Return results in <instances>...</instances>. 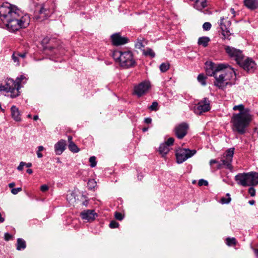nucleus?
I'll return each mask as SVG.
<instances>
[{"instance_id":"f257e3e1","label":"nucleus","mask_w":258,"mask_h":258,"mask_svg":"<svg viewBox=\"0 0 258 258\" xmlns=\"http://www.w3.org/2000/svg\"><path fill=\"white\" fill-rule=\"evenodd\" d=\"M0 18L11 32L26 28L30 22L28 14H22L16 6L9 3H4L0 6Z\"/></svg>"},{"instance_id":"f03ea898","label":"nucleus","mask_w":258,"mask_h":258,"mask_svg":"<svg viewBox=\"0 0 258 258\" xmlns=\"http://www.w3.org/2000/svg\"><path fill=\"white\" fill-rule=\"evenodd\" d=\"M206 66L207 75L214 77V85L219 89L223 90L226 86H231L234 84V82L231 81L235 79V73L229 65L207 62Z\"/></svg>"},{"instance_id":"7ed1b4c3","label":"nucleus","mask_w":258,"mask_h":258,"mask_svg":"<svg viewBox=\"0 0 258 258\" xmlns=\"http://www.w3.org/2000/svg\"><path fill=\"white\" fill-rule=\"evenodd\" d=\"M251 120L252 116L249 113V111L233 114L231 119L232 130L240 134H244L245 128Z\"/></svg>"},{"instance_id":"20e7f679","label":"nucleus","mask_w":258,"mask_h":258,"mask_svg":"<svg viewBox=\"0 0 258 258\" xmlns=\"http://www.w3.org/2000/svg\"><path fill=\"white\" fill-rule=\"evenodd\" d=\"M112 56L115 61L123 69L134 67L137 64L133 53L131 50H114Z\"/></svg>"},{"instance_id":"39448f33","label":"nucleus","mask_w":258,"mask_h":258,"mask_svg":"<svg viewBox=\"0 0 258 258\" xmlns=\"http://www.w3.org/2000/svg\"><path fill=\"white\" fill-rule=\"evenodd\" d=\"M238 185L242 186H255L258 184V172L240 173L234 177Z\"/></svg>"},{"instance_id":"423d86ee","label":"nucleus","mask_w":258,"mask_h":258,"mask_svg":"<svg viewBox=\"0 0 258 258\" xmlns=\"http://www.w3.org/2000/svg\"><path fill=\"white\" fill-rule=\"evenodd\" d=\"M0 91L10 93V94L8 96L12 98H16L20 94L19 85L16 84L15 81L11 78H7L5 80L4 85L0 84Z\"/></svg>"},{"instance_id":"0eeeda50","label":"nucleus","mask_w":258,"mask_h":258,"mask_svg":"<svg viewBox=\"0 0 258 258\" xmlns=\"http://www.w3.org/2000/svg\"><path fill=\"white\" fill-rule=\"evenodd\" d=\"M234 148H231L226 150L225 155H224V159L221 160V163H219L217 166L218 169L221 168L223 166H225L226 168L232 170V166L231 163L234 155Z\"/></svg>"},{"instance_id":"6e6552de","label":"nucleus","mask_w":258,"mask_h":258,"mask_svg":"<svg viewBox=\"0 0 258 258\" xmlns=\"http://www.w3.org/2000/svg\"><path fill=\"white\" fill-rule=\"evenodd\" d=\"M196 152V150L189 149L183 148L178 150L176 153L177 162L179 164L182 163L187 159L194 156Z\"/></svg>"},{"instance_id":"1a4fd4ad","label":"nucleus","mask_w":258,"mask_h":258,"mask_svg":"<svg viewBox=\"0 0 258 258\" xmlns=\"http://www.w3.org/2000/svg\"><path fill=\"white\" fill-rule=\"evenodd\" d=\"M225 50L226 53L231 58L234 59L237 63L242 59L243 58L244 55L242 51L238 49H236L234 47L225 46Z\"/></svg>"},{"instance_id":"9d476101","label":"nucleus","mask_w":258,"mask_h":258,"mask_svg":"<svg viewBox=\"0 0 258 258\" xmlns=\"http://www.w3.org/2000/svg\"><path fill=\"white\" fill-rule=\"evenodd\" d=\"M210 109V101L207 98H204L199 102L194 108V112L197 114H201L203 112L209 111Z\"/></svg>"},{"instance_id":"9b49d317","label":"nucleus","mask_w":258,"mask_h":258,"mask_svg":"<svg viewBox=\"0 0 258 258\" xmlns=\"http://www.w3.org/2000/svg\"><path fill=\"white\" fill-rule=\"evenodd\" d=\"M225 20V19L223 17H221L220 19V26L222 31V35L223 36L222 38L223 39H228V40H230V36L231 35V33L229 30L230 22L229 21H227L226 23H224Z\"/></svg>"},{"instance_id":"f8f14e48","label":"nucleus","mask_w":258,"mask_h":258,"mask_svg":"<svg viewBox=\"0 0 258 258\" xmlns=\"http://www.w3.org/2000/svg\"><path fill=\"white\" fill-rule=\"evenodd\" d=\"M237 64L246 71H253L256 66L255 62L250 58H242Z\"/></svg>"},{"instance_id":"ddd939ff","label":"nucleus","mask_w":258,"mask_h":258,"mask_svg":"<svg viewBox=\"0 0 258 258\" xmlns=\"http://www.w3.org/2000/svg\"><path fill=\"white\" fill-rule=\"evenodd\" d=\"M188 125L186 123L182 122L177 125L174 129L175 135L179 139L183 138L187 133Z\"/></svg>"},{"instance_id":"4468645a","label":"nucleus","mask_w":258,"mask_h":258,"mask_svg":"<svg viewBox=\"0 0 258 258\" xmlns=\"http://www.w3.org/2000/svg\"><path fill=\"white\" fill-rule=\"evenodd\" d=\"M149 88L150 84L147 82H143L135 87L134 93L140 97L147 92Z\"/></svg>"},{"instance_id":"2eb2a0df","label":"nucleus","mask_w":258,"mask_h":258,"mask_svg":"<svg viewBox=\"0 0 258 258\" xmlns=\"http://www.w3.org/2000/svg\"><path fill=\"white\" fill-rule=\"evenodd\" d=\"M111 41L113 45L118 46L123 45L128 42V39L127 37H122L119 33H116L111 36Z\"/></svg>"},{"instance_id":"dca6fc26","label":"nucleus","mask_w":258,"mask_h":258,"mask_svg":"<svg viewBox=\"0 0 258 258\" xmlns=\"http://www.w3.org/2000/svg\"><path fill=\"white\" fill-rule=\"evenodd\" d=\"M80 215L82 219L86 220L87 222L93 221L95 217L97 216L95 211L92 210H85L81 212Z\"/></svg>"},{"instance_id":"f3484780","label":"nucleus","mask_w":258,"mask_h":258,"mask_svg":"<svg viewBox=\"0 0 258 258\" xmlns=\"http://www.w3.org/2000/svg\"><path fill=\"white\" fill-rule=\"evenodd\" d=\"M66 141L64 140H60L54 145V151L55 154L58 155H61L66 149Z\"/></svg>"},{"instance_id":"a211bd4d","label":"nucleus","mask_w":258,"mask_h":258,"mask_svg":"<svg viewBox=\"0 0 258 258\" xmlns=\"http://www.w3.org/2000/svg\"><path fill=\"white\" fill-rule=\"evenodd\" d=\"M244 6L250 10L258 9V0H244Z\"/></svg>"},{"instance_id":"6ab92c4d","label":"nucleus","mask_w":258,"mask_h":258,"mask_svg":"<svg viewBox=\"0 0 258 258\" xmlns=\"http://www.w3.org/2000/svg\"><path fill=\"white\" fill-rule=\"evenodd\" d=\"M11 110L12 116L13 119L17 121H21V114L18 108L16 106L13 105L11 107Z\"/></svg>"},{"instance_id":"aec40b11","label":"nucleus","mask_w":258,"mask_h":258,"mask_svg":"<svg viewBox=\"0 0 258 258\" xmlns=\"http://www.w3.org/2000/svg\"><path fill=\"white\" fill-rule=\"evenodd\" d=\"M27 80H28V78L27 77V76H26L24 75H21L19 77H18L16 78L15 82L16 84H17L18 85H19V90L22 87V85L26 83Z\"/></svg>"},{"instance_id":"412c9836","label":"nucleus","mask_w":258,"mask_h":258,"mask_svg":"<svg viewBox=\"0 0 258 258\" xmlns=\"http://www.w3.org/2000/svg\"><path fill=\"white\" fill-rule=\"evenodd\" d=\"M207 6V0H204L203 1H200L199 0L198 2L195 3L194 8L199 11H202L203 9L206 8Z\"/></svg>"},{"instance_id":"4be33fe9","label":"nucleus","mask_w":258,"mask_h":258,"mask_svg":"<svg viewBox=\"0 0 258 258\" xmlns=\"http://www.w3.org/2000/svg\"><path fill=\"white\" fill-rule=\"evenodd\" d=\"M169 147L165 143L161 144L159 149V151L162 157H164L169 152Z\"/></svg>"},{"instance_id":"5701e85b","label":"nucleus","mask_w":258,"mask_h":258,"mask_svg":"<svg viewBox=\"0 0 258 258\" xmlns=\"http://www.w3.org/2000/svg\"><path fill=\"white\" fill-rule=\"evenodd\" d=\"M210 41L209 37L207 36L201 37L199 38L198 43L199 45H202L204 47L208 46L209 42Z\"/></svg>"},{"instance_id":"b1692460","label":"nucleus","mask_w":258,"mask_h":258,"mask_svg":"<svg viewBox=\"0 0 258 258\" xmlns=\"http://www.w3.org/2000/svg\"><path fill=\"white\" fill-rule=\"evenodd\" d=\"M26 247V244L25 241L22 238H18L17 243V249L21 250L22 249H24Z\"/></svg>"},{"instance_id":"393cba45","label":"nucleus","mask_w":258,"mask_h":258,"mask_svg":"<svg viewBox=\"0 0 258 258\" xmlns=\"http://www.w3.org/2000/svg\"><path fill=\"white\" fill-rule=\"evenodd\" d=\"M207 77L203 74H200L198 75L197 79L198 82L203 86L206 85Z\"/></svg>"},{"instance_id":"a878e982","label":"nucleus","mask_w":258,"mask_h":258,"mask_svg":"<svg viewBox=\"0 0 258 258\" xmlns=\"http://www.w3.org/2000/svg\"><path fill=\"white\" fill-rule=\"evenodd\" d=\"M69 149L74 153H78L80 150L77 145L73 142H71L69 145Z\"/></svg>"},{"instance_id":"bb28decb","label":"nucleus","mask_w":258,"mask_h":258,"mask_svg":"<svg viewBox=\"0 0 258 258\" xmlns=\"http://www.w3.org/2000/svg\"><path fill=\"white\" fill-rule=\"evenodd\" d=\"M143 53L146 56H150L151 57L153 58L155 56V53L154 51L150 48H147L143 52Z\"/></svg>"},{"instance_id":"cd10ccee","label":"nucleus","mask_w":258,"mask_h":258,"mask_svg":"<svg viewBox=\"0 0 258 258\" xmlns=\"http://www.w3.org/2000/svg\"><path fill=\"white\" fill-rule=\"evenodd\" d=\"M233 109L234 110H239V112H243L245 111H249V110L247 109H244V106L242 104H239L238 105H235L233 107Z\"/></svg>"},{"instance_id":"c85d7f7f","label":"nucleus","mask_w":258,"mask_h":258,"mask_svg":"<svg viewBox=\"0 0 258 258\" xmlns=\"http://www.w3.org/2000/svg\"><path fill=\"white\" fill-rule=\"evenodd\" d=\"M170 68V64L169 63H162L160 66V70L162 72H166Z\"/></svg>"},{"instance_id":"c756f323","label":"nucleus","mask_w":258,"mask_h":258,"mask_svg":"<svg viewBox=\"0 0 258 258\" xmlns=\"http://www.w3.org/2000/svg\"><path fill=\"white\" fill-rule=\"evenodd\" d=\"M149 109L151 111H157L159 109L158 102L157 101H154L152 105L149 107Z\"/></svg>"},{"instance_id":"7c9ffc66","label":"nucleus","mask_w":258,"mask_h":258,"mask_svg":"<svg viewBox=\"0 0 258 258\" xmlns=\"http://www.w3.org/2000/svg\"><path fill=\"white\" fill-rule=\"evenodd\" d=\"M226 243L228 246L234 245L236 244V239L234 238H227Z\"/></svg>"},{"instance_id":"2f4dec72","label":"nucleus","mask_w":258,"mask_h":258,"mask_svg":"<svg viewBox=\"0 0 258 258\" xmlns=\"http://www.w3.org/2000/svg\"><path fill=\"white\" fill-rule=\"evenodd\" d=\"M226 196H227L228 198H226L223 197L221 199L220 201L222 204H229L230 202L231 199L230 197L229 194H227Z\"/></svg>"},{"instance_id":"473e14b6","label":"nucleus","mask_w":258,"mask_h":258,"mask_svg":"<svg viewBox=\"0 0 258 258\" xmlns=\"http://www.w3.org/2000/svg\"><path fill=\"white\" fill-rule=\"evenodd\" d=\"M89 162L90 163V165L91 167H95L97 164V162L96 161V157L95 156H91L89 158Z\"/></svg>"},{"instance_id":"72a5a7b5","label":"nucleus","mask_w":258,"mask_h":258,"mask_svg":"<svg viewBox=\"0 0 258 258\" xmlns=\"http://www.w3.org/2000/svg\"><path fill=\"white\" fill-rule=\"evenodd\" d=\"M44 148L42 146H40L38 147V151H37V155L39 158L43 157L42 154L41 153V151H43Z\"/></svg>"},{"instance_id":"f704fd0d","label":"nucleus","mask_w":258,"mask_h":258,"mask_svg":"<svg viewBox=\"0 0 258 258\" xmlns=\"http://www.w3.org/2000/svg\"><path fill=\"white\" fill-rule=\"evenodd\" d=\"M212 27V25L209 22H205L203 25V28L205 31L209 30Z\"/></svg>"},{"instance_id":"c9c22d12","label":"nucleus","mask_w":258,"mask_h":258,"mask_svg":"<svg viewBox=\"0 0 258 258\" xmlns=\"http://www.w3.org/2000/svg\"><path fill=\"white\" fill-rule=\"evenodd\" d=\"M88 186H89V188H92L95 187V186L96 185V182L95 181L94 179H90L89 180L88 183Z\"/></svg>"},{"instance_id":"e433bc0d","label":"nucleus","mask_w":258,"mask_h":258,"mask_svg":"<svg viewBox=\"0 0 258 258\" xmlns=\"http://www.w3.org/2000/svg\"><path fill=\"white\" fill-rule=\"evenodd\" d=\"M67 199L69 202H73L75 200V197L74 196V194L73 192H71L69 194H68L67 196Z\"/></svg>"},{"instance_id":"4c0bfd02","label":"nucleus","mask_w":258,"mask_h":258,"mask_svg":"<svg viewBox=\"0 0 258 258\" xmlns=\"http://www.w3.org/2000/svg\"><path fill=\"white\" fill-rule=\"evenodd\" d=\"M114 216L116 219L118 220H122L123 219V216L122 214L119 212H115Z\"/></svg>"},{"instance_id":"58836bf2","label":"nucleus","mask_w":258,"mask_h":258,"mask_svg":"<svg viewBox=\"0 0 258 258\" xmlns=\"http://www.w3.org/2000/svg\"><path fill=\"white\" fill-rule=\"evenodd\" d=\"M135 47L137 48L141 49L144 47V45L141 40H138V41L135 44Z\"/></svg>"},{"instance_id":"ea45409f","label":"nucleus","mask_w":258,"mask_h":258,"mask_svg":"<svg viewBox=\"0 0 258 258\" xmlns=\"http://www.w3.org/2000/svg\"><path fill=\"white\" fill-rule=\"evenodd\" d=\"M119 224L115 221H111L109 224V227L111 228H115L118 227Z\"/></svg>"},{"instance_id":"a19ab883","label":"nucleus","mask_w":258,"mask_h":258,"mask_svg":"<svg viewBox=\"0 0 258 258\" xmlns=\"http://www.w3.org/2000/svg\"><path fill=\"white\" fill-rule=\"evenodd\" d=\"M198 185L199 186H202V185L207 186L208 185V182L206 180L201 179L199 180Z\"/></svg>"},{"instance_id":"79ce46f5","label":"nucleus","mask_w":258,"mask_h":258,"mask_svg":"<svg viewBox=\"0 0 258 258\" xmlns=\"http://www.w3.org/2000/svg\"><path fill=\"white\" fill-rule=\"evenodd\" d=\"M174 139L173 138H169L167 141L165 143V144H167L169 147L171 145H172L174 143Z\"/></svg>"},{"instance_id":"37998d69","label":"nucleus","mask_w":258,"mask_h":258,"mask_svg":"<svg viewBox=\"0 0 258 258\" xmlns=\"http://www.w3.org/2000/svg\"><path fill=\"white\" fill-rule=\"evenodd\" d=\"M22 189L21 187H17V188H13L11 190V192L13 194V195H16L19 192L22 191Z\"/></svg>"},{"instance_id":"c03bdc74","label":"nucleus","mask_w":258,"mask_h":258,"mask_svg":"<svg viewBox=\"0 0 258 258\" xmlns=\"http://www.w3.org/2000/svg\"><path fill=\"white\" fill-rule=\"evenodd\" d=\"M248 193L251 197H254L255 195V190L253 187H250L248 189Z\"/></svg>"},{"instance_id":"a18cd8bd","label":"nucleus","mask_w":258,"mask_h":258,"mask_svg":"<svg viewBox=\"0 0 258 258\" xmlns=\"http://www.w3.org/2000/svg\"><path fill=\"white\" fill-rule=\"evenodd\" d=\"M26 163L24 162H21L19 165L17 167V169L19 171H22L23 169L24 166L25 165Z\"/></svg>"},{"instance_id":"49530a36","label":"nucleus","mask_w":258,"mask_h":258,"mask_svg":"<svg viewBox=\"0 0 258 258\" xmlns=\"http://www.w3.org/2000/svg\"><path fill=\"white\" fill-rule=\"evenodd\" d=\"M49 189V187L46 184H43L41 186L40 189L42 192H45L48 190Z\"/></svg>"},{"instance_id":"de8ad7c7","label":"nucleus","mask_w":258,"mask_h":258,"mask_svg":"<svg viewBox=\"0 0 258 258\" xmlns=\"http://www.w3.org/2000/svg\"><path fill=\"white\" fill-rule=\"evenodd\" d=\"M12 237V235L9 233H6L5 234V239L6 241H9Z\"/></svg>"},{"instance_id":"09e8293b","label":"nucleus","mask_w":258,"mask_h":258,"mask_svg":"<svg viewBox=\"0 0 258 258\" xmlns=\"http://www.w3.org/2000/svg\"><path fill=\"white\" fill-rule=\"evenodd\" d=\"M12 59L15 62H17V63L19 64V59L18 55L16 56L15 54H13L12 55Z\"/></svg>"},{"instance_id":"8fccbe9b","label":"nucleus","mask_w":258,"mask_h":258,"mask_svg":"<svg viewBox=\"0 0 258 258\" xmlns=\"http://www.w3.org/2000/svg\"><path fill=\"white\" fill-rule=\"evenodd\" d=\"M49 40H50V39L48 37H45L42 40V43L43 44H46L49 42Z\"/></svg>"},{"instance_id":"3c124183","label":"nucleus","mask_w":258,"mask_h":258,"mask_svg":"<svg viewBox=\"0 0 258 258\" xmlns=\"http://www.w3.org/2000/svg\"><path fill=\"white\" fill-rule=\"evenodd\" d=\"M152 118L151 117H147V118H145V119H144V122L146 123H147V124H150L152 122Z\"/></svg>"},{"instance_id":"603ef678","label":"nucleus","mask_w":258,"mask_h":258,"mask_svg":"<svg viewBox=\"0 0 258 258\" xmlns=\"http://www.w3.org/2000/svg\"><path fill=\"white\" fill-rule=\"evenodd\" d=\"M27 52H24V53H18L17 55L18 56H20L22 58H25L26 57Z\"/></svg>"},{"instance_id":"864d4df0","label":"nucleus","mask_w":258,"mask_h":258,"mask_svg":"<svg viewBox=\"0 0 258 258\" xmlns=\"http://www.w3.org/2000/svg\"><path fill=\"white\" fill-rule=\"evenodd\" d=\"M253 250L254 252V254L255 255V256L256 257H258V245H257V247L256 248H253Z\"/></svg>"},{"instance_id":"5fc2aeb1","label":"nucleus","mask_w":258,"mask_h":258,"mask_svg":"<svg viewBox=\"0 0 258 258\" xmlns=\"http://www.w3.org/2000/svg\"><path fill=\"white\" fill-rule=\"evenodd\" d=\"M46 11H47V10L45 9H44V8L42 7L40 10V14H42L44 13L45 14H46L45 13V12H46Z\"/></svg>"},{"instance_id":"6e6d98bb","label":"nucleus","mask_w":258,"mask_h":258,"mask_svg":"<svg viewBox=\"0 0 258 258\" xmlns=\"http://www.w3.org/2000/svg\"><path fill=\"white\" fill-rule=\"evenodd\" d=\"M217 163H218L217 161L215 159H212L210 161V164L211 165H212L213 164Z\"/></svg>"},{"instance_id":"4d7b16f0","label":"nucleus","mask_w":258,"mask_h":258,"mask_svg":"<svg viewBox=\"0 0 258 258\" xmlns=\"http://www.w3.org/2000/svg\"><path fill=\"white\" fill-rule=\"evenodd\" d=\"M5 221V218L2 216V214L0 213V223L4 222Z\"/></svg>"},{"instance_id":"13d9d810","label":"nucleus","mask_w":258,"mask_h":258,"mask_svg":"<svg viewBox=\"0 0 258 258\" xmlns=\"http://www.w3.org/2000/svg\"><path fill=\"white\" fill-rule=\"evenodd\" d=\"M15 185V182H11L9 184V186L10 188H13Z\"/></svg>"},{"instance_id":"bf43d9fd","label":"nucleus","mask_w":258,"mask_h":258,"mask_svg":"<svg viewBox=\"0 0 258 258\" xmlns=\"http://www.w3.org/2000/svg\"><path fill=\"white\" fill-rule=\"evenodd\" d=\"M27 172L29 174H32L33 173V170L31 169H28L27 170Z\"/></svg>"},{"instance_id":"052dcab7","label":"nucleus","mask_w":258,"mask_h":258,"mask_svg":"<svg viewBox=\"0 0 258 258\" xmlns=\"http://www.w3.org/2000/svg\"><path fill=\"white\" fill-rule=\"evenodd\" d=\"M248 203H249L250 205H254V203H255V201H253V200L249 201L248 202Z\"/></svg>"},{"instance_id":"680f3d73","label":"nucleus","mask_w":258,"mask_h":258,"mask_svg":"<svg viewBox=\"0 0 258 258\" xmlns=\"http://www.w3.org/2000/svg\"><path fill=\"white\" fill-rule=\"evenodd\" d=\"M25 165L27 167H30L32 166V164L31 163H26Z\"/></svg>"},{"instance_id":"e2e57ef3","label":"nucleus","mask_w":258,"mask_h":258,"mask_svg":"<svg viewBox=\"0 0 258 258\" xmlns=\"http://www.w3.org/2000/svg\"><path fill=\"white\" fill-rule=\"evenodd\" d=\"M38 118H39L38 116V115H34V117H33V119H34V120H38Z\"/></svg>"},{"instance_id":"0e129e2a","label":"nucleus","mask_w":258,"mask_h":258,"mask_svg":"<svg viewBox=\"0 0 258 258\" xmlns=\"http://www.w3.org/2000/svg\"><path fill=\"white\" fill-rule=\"evenodd\" d=\"M68 141H69V143L71 142H72V137L71 136H69L68 137Z\"/></svg>"},{"instance_id":"69168bd1","label":"nucleus","mask_w":258,"mask_h":258,"mask_svg":"<svg viewBox=\"0 0 258 258\" xmlns=\"http://www.w3.org/2000/svg\"><path fill=\"white\" fill-rule=\"evenodd\" d=\"M148 127H144L142 130L143 132H146L148 130Z\"/></svg>"},{"instance_id":"338daca9","label":"nucleus","mask_w":258,"mask_h":258,"mask_svg":"<svg viewBox=\"0 0 258 258\" xmlns=\"http://www.w3.org/2000/svg\"><path fill=\"white\" fill-rule=\"evenodd\" d=\"M230 11H231V12L232 14H234V13H235V11H234V9H233V8H231V9H230Z\"/></svg>"},{"instance_id":"774afa93","label":"nucleus","mask_w":258,"mask_h":258,"mask_svg":"<svg viewBox=\"0 0 258 258\" xmlns=\"http://www.w3.org/2000/svg\"><path fill=\"white\" fill-rule=\"evenodd\" d=\"M27 117L28 118H31L32 117V115H31V114H29L28 115Z\"/></svg>"}]
</instances>
